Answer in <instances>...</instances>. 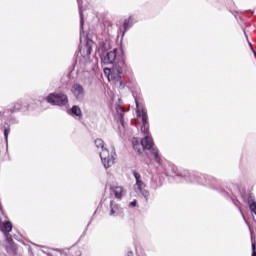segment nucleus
Wrapping results in <instances>:
<instances>
[{"label": "nucleus", "instance_id": "nucleus-1", "mask_svg": "<svg viewBox=\"0 0 256 256\" xmlns=\"http://www.w3.org/2000/svg\"><path fill=\"white\" fill-rule=\"evenodd\" d=\"M124 67L125 60L120 59L112 68H104V75L107 77L108 81H112L115 85H123L121 74L123 73Z\"/></svg>", "mask_w": 256, "mask_h": 256}, {"label": "nucleus", "instance_id": "nucleus-2", "mask_svg": "<svg viewBox=\"0 0 256 256\" xmlns=\"http://www.w3.org/2000/svg\"><path fill=\"white\" fill-rule=\"evenodd\" d=\"M135 183L133 185V192L136 197H144L145 201H149V197H151V192L147 190V184L143 182V178L139 172H134Z\"/></svg>", "mask_w": 256, "mask_h": 256}, {"label": "nucleus", "instance_id": "nucleus-3", "mask_svg": "<svg viewBox=\"0 0 256 256\" xmlns=\"http://www.w3.org/2000/svg\"><path fill=\"white\" fill-rule=\"evenodd\" d=\"M132 145L134 150L141 155L145 151V149H153V140L149 136H145L143 140L139 138L132 139Z\"/></svg>", "mask_w": 256, "mask_h": 256}, {"label": "nucleus", "instance_id": "nucleus-4", "mask_svg": "<svg viewBox=\"0 0 256 256\" xmlns=\"http://www.w3.org/2000/svg\"><path fill=\"white\" fill-rule=\"evenodd\" d=\"M115 155V150L113 149L110 151L109 149H103L100 151L101 161L105 169H109V167H113V165H115Z\"/></svg>", "mask_w": 256, "mask_h": 256}, {"label": "nucleus", "instance_id": "nucleus-5", "mask_svg": "<svg viewBox=\"0 0 256 256\" xmlns=\"http://www.w3.org/2000/svg\"><path fill=\"white\" fill-rule=\"evenodd\" d=\"M135 103H136L137 117L142 121L141 132L147 134L149 132V122L147 121V110L139 106V102H137V100H135Z\"/></svg>", "mask_w": 256, "mask_h": 256}, {"label": "nucleus", "instance_id": "nucleus-6", "mask_svg": "<svg viewBox=\"0 0 256 256\" xmlns=\"http://www.w3.org/2000/svg\"><path fill=\"white\" fill-rule=\"evenodd\" d=\"M47 102L50 103L51 105H67L69 100L67 99V95L62 94V93H52L49 94L47 97Z\"/></svg>", "mask_w": 256, "mask_h": 256}, {"label": "nucleus", "instance_id": "nucleus-7", "mask_svg": "<svg viewBox=\"0 0 256 256\" xmlns=\"http://www.w3.org/2000/svg\"><path fill=\"white\" fill-rule=\"evenodd\" d=\"M117 51V49H114L112 51L104 53L102 56V63H104V65H112V63H115V61H117L118 59Z\"/></svg>", "mask_w": 256, "mask_h": 256}, {"label": "nucleus", "instance_id": "nucleus-8", "mask_svg": "<svg viewBox=\"0 0 256 256\" xmlns=\"http://www.w3.org/2000/svg\"><path fill=\"white\" fill-rule=\"evenodd\" d=\"M72 93L76 99H83L85 97V89L80 84H74L72 86Z\"/></svg>", "mask_w": 256, "mask_h": 256}, {"label": "nucleus", "instance_id": "nucleus-9", "mask_svg": "<svg viewBox=\"0 0 256 256\" xmlns=\"http://www.w3.org/2000/svg\"><path fill=\"white\" fill-rule=\"evenodd\" d=\"M111 191L116 199H123L125 189L122 186H111Z\"/></svg>", "mask_w": 256, "mask_h": 256}, {"label": "nucleus", "instance_id": "nucleus-10", "mask_svg": "<svg viewBox=\"0 0 256 256\" xmlns=\"http://www.w3.org/2000/svg\"><path fill=\"white\" fill-rule=\"evenodd\" d=\"M68 113L69 115H74L79 119L83 117V112L81 111V108L79 106H73Z\"/></svg>", "mask_w": 256, "mask_h": 256}, {"label": "nucleus", "instance_id": "nucleus-11", "mask_svg": "<svg viewBox=\"0 0 256 256\" xmlns=\"http://www.w3.org/2000/svg\"><path fill=\"white\" fill-rule=\"evenodd\" d=\"M131 27H133V16H129L128 18L124 19V22H123L124 33L125 31H129Z\"/></svg>", "mask_w": 256, "mask_h": 256}, {"label": "nucleus", "instance_id": "nucleus-12", "mask_svg": "<svg viewBox=\"0 0 256 256\" xmlns=\"http://www.w3.org/2000/svg\"><path fill=\"white\" fill-rule=\"evenodd\" d=\"M91 41H88L84 48H80V53L84 55V57H89L91 55Z\"/></svg>", "mask_w": 256, "mask_h": 256}, {"label": "nucleus", "instance_id": "nucleus-13", "mask_svg": "<svg viewBox=\"0 0 256 256\" xmlns=\"http://www.w3.org/2000/svg\"><path fill=\"white\" fill-rule=\"evenodd\" d=\"M121 213H123V209H121V207H119V205L113 206V204H111L110 215H113L115 217L117 215H121Z\"/></svg>", "mask_w": 256, "mask_h": 256}, {"label": "nucleus", "instance_id": "nucleus-14", "mask_svg": "<svg viewBox=\"0 0 256 256\" xmlns=\"http://www.w3.org/2000/svg\"><path fill=\"white\" fill-rule=\"evenodd\" d=\"M94 145H95V147H97V149L99 151H103V149H107V148H105V142L101 138H97L94 141Z\"/></svg>", "mask_w": 256, "mask_h": 256}, {"label": "nucleus", "instance_id": "nucleus-15", "mask_svg": "<svg viewBox=\"0 0 256 256\" xmlns=\"http://www.w3.org/2000/svg\"><path fill=\"white\" fill-rule=\"evenodd\" d=\"M12 229H13V224H11V222H6L3 224V231L5 233H11Z\"/></svg>", "mask_w": 256, "mask_h": 256}, {"label": "nucleus", "instance_id": "nucleus-16", "mask_svg": "<svg viewBox=\"0 0 256 256\" xmlns=\"http://www.w3.org/2000/svg\"><path fill=\"white\" fill-rule=\"evenodd\" d=\"M152 154L156 163H161V157H159V152L157 150H153Z\"/></svg>", "mask_w": 256, "mask_h": 256}, {"label": "nucleus", "instance_id": "nucleus-17", "mask_svg": "<svg viewBox=\"0 0 256 256\" xmlns=\"http://www.w3.org/2000/svg\"><path fill=\"white\" fill-rule=\"evenodd\" d=\"M252 256H256V251H255V242L252 241Z\"/></svg>", "mask_w": 256, "mask_h": 256}, {"label": "nucleus", "instance_id": "nucleus-18", "mask_svg": "<svg viewBox=\"0 0 256 256\" xmlns=\"http://www.w3.org/2000/svg\"><path fill=\"white\" fill-rule=\"evenodd\" d=\"M4 136H5V139H6V141H7L8 137H9V129H6V130L4 131Z\"/></svg>", "mask_w": 256, "mask_h": 256}, {"label": "nucleus", "instance_id": "nucleus-19", "mask_svg": "<svg viewBox=\"0 0 256 256\" xmlns=\"http://www.w3.org/2000/svg\"><path fill=\"white\" fill-rule=\"evenodd\" d=\"M130 206L131 207H137V201H132L131 203H130Z\"/></svg>", "mask_w": 256, "mask_h": 256}, {"label": "nucleus", "instance_id": "nucleus-20", "mask_svg": "<svg viewBox=\"0 0 256 256\" xmlns=\"http://www.w3.org/2000/svg\"><path fill=\"white\" fill-rule=\"evenodd\" d=\"M80 17H81V25H83V13L80 12Z\"/></svg>", "mask_w": 256, "mask_h": 256}, {"label": "nucleus", "instance_id": "nucleus-21", "mask_svg": "<svg viewBox=\"0 0 256 256\" xmlns=\"http://www.w3.org/2000/svg\"><path fill=\"white\" fill-rule=\"evenodd\" d=\"M127 256H133V252H128Z\"/></svg>", "mask_w": 256, "mask_h": 256}, {"label": "nucleus", "instance_id": "nucleus-22", "mask_svg": "<svg viewBox=\"0 0 256 256\" xmlns=\"http://www.w3.org/2000/svg\"><path fill=\"white\" fill-rule=\"evenodd\" d=\"M252 52H254V53H255V50H254V48H252Z\"/></svg>", "mask_w": 256, "mask_h": 256}, {"label": "nucleus", "instance_id": "nucleus-23", "mask_svg": "<svg viewBox=\"0 0 256 256\" xmlns=\"http://www.w3.org/2000/svg\"><path fill=\"white\" fill-rule=\"evenodd\" d=\"M252 52H254V53H255V50H254V48H252Z\"/></svg>", "mask_w": 256, "mask_h": 256}]
</instances>
